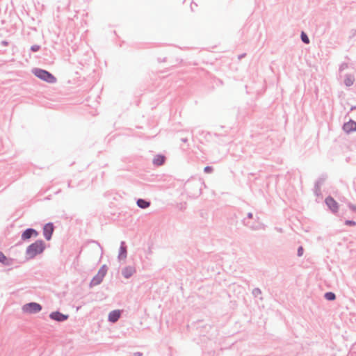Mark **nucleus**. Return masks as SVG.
Wrapping results in <instances>:
<instances>
[{
  "instance_id": "obj_1",
  "label": "nucleus",
  "mask_w": 356,
  "mask_h": 356,
  "mask_svg": "<svg viewBox=\"0 0 356 356\" xmlns=\"http://www.w3.org/2000/svg\"><path fill=\"white\" fill-rule=\"evenodd\" d=\"M45 243L40 239L29 245L26 250V259L31 260L37 255L42 254L45 250Z\"/></svg>"
},
{
  "instance_id": "obj_2",
  "label": "nucleus",
  "mask_w": 356,
  "mask_h": 356,
  "mask_svg": "<svg viewBox=\"0 0 356 356\" xmlns=\"http://www.w3.org/2000/svg\"><path fill=\"white\" fill-rule=\"evenodd\" d=\"M203 185L200 179L188 180L185 184V190L190 197L196 198L201 195Z\"/></svg>"
},
{
  "instance_id": "obj_3",
  "label": "nucleus",
  "mask_w": 356,
  "mask_h": 356,
  "mask_svg": "<svg viewBox=\"0 0 356 356\" xmlns=\"http://www.w3.org/2000/svg\"><path fill=\"white\" fill-rule=\"evenodd\" d=\"M32 73L36 77L47 83H54L56 82V78L47 70L35 67L32 70Z\"/></svg>"
},
{
  "instance_id": "obj_4",
  "label": "nucleus",
  "mask_w": 356,
  "mask_h": 356,
  "mask_svg": "<svg viewBox=\"0 0 356 356\" xmlns=\"http://www.w3.org/2000/svg\"><path fill=\"white\" fill-rule=\"evenodd\" d=\"M42 305L35 302L26 303L22 307V310L24 312L31 314H35L40 312L42 310Z\"/></svg>"
},
{
  "instance_id": "obj_5",
  "label": "nucleus",
  "mask_w": 356,
  "mask_h": 356,
  "mask_svg": "<svg viewBox=\"0 0 356 356\" xmlns=\"http://www.w3.org/2000/svg\"><path fill=\"white\" fill-rule=\"evenodd\" d=\"M39 232L33 228H27L22 233L21 238L23 241H28L31 238H36Z\"/></svg>"
},
{
  "instance_id": "obj_6",
  "label": "nucleus",
  "mask_w": 356,
  "mask_h": 356,
  "mask_svg": "<svg viewBox=\"0 0 356 356\" xmlns=\"http://www.w3.org/2000/svg\"><path fill=\"white\" fill-rule=\"evenodd\" d=\"M242 224L245 226L250 229L253 231H257L259 229H264L265 225L261 222H251L249 220H247V218H243L242 220Z\"/></svg>"
},
{
  "instance_id": "obj_7",
  "label": "nucleus",
  "mask_w": 356,
  "mask_h": 356,
  "mask_svg": "<svg viewBox=\"0 0 356 356\" xmlns=\"http://www.w3.org/2000/svg\"><path fill=\"white\" fill-rule=\"evenodd\" d=\"M49 318L58 323H62L67 321L69 318V315L64 314L59 311L52 312L49 314Z\"/></svg>"
},
{
  "instance_id": "obj_8",
  "label": "nucleus",
  "mask_w": 356,
  "mask_h": 356,
  "mask_svg": "<svg viewBox=\"0 0 356 356\" xmlns=\"http://www.w3.org/2000/svg\"><path fill=\"white\" fill-rule=\"evenodd\" d=\"M54 231V225L53 222H47L43 227V235L46 240L51 239Z\"/></svg>"
},
{
  "instance_id": "obj_9",
  "label": "nucleus",
  "mask_w": 356,
  "mask_h": 356,
  "mask_svg": "<svg viewBox=\"0 0 356 356\" xmlns=\"http://www.w3.org/2000/svg\"><path fill=\"white\" fill-rule=\"evenodd\" d=\"M325 202L333 213H336L338 212L339 204L332 197H327L325 198Z\"/></svg>"
},
{
  "instance_id": "obj_10",
  "label": "nucleus",
  "mask_w": 356,
  "mask_h": 356,
  "mask_svg": "<svg viewBox=\"0 0 356 356\" xmlns=\"http://www.w3.org/2000/svg\"><path fill=\"white\" fill-rule=\"evenodd\" d=\"M342 129L346 134H350L356 131V122L353 120H350L348 122L343 124Z\"/></svg>"
},
{
  "instance_id": "obj_11",
  "label": "nucleus",
  "mask_w": 356,
  "mask_h": 356,
  "mask_svg": "<svg viewBox=\"0 0 356 356\" xmlns=\"http://www.w3.org/2000/svg\"><path fill=\"white\" fill-rule=\"evenodd\" d=\"M325 179H326V177L321 176V177H318V179L316 181L315 185H314V192L316 196H318L321 195V187L323 184L324 181H325Z\"/></svg>"
},
{
  "instance_id": "obj_12",
  "label": "nucleus",
  "mask_w": 356,
  "mask_h": 356,
  "mask_svg": "<svg viewBox=\"0 0 356 356\" xmlns=\"http://www.w3.org/2000/svg\"><path fill=\"white\" fill-rule=\"evenodd\" d=\"M105 277V275L102 273V272H99L98 270V273L96 275L93 277L92 280L90 282V287H93L95 286L99 285L102 283L103 281L104 277Z\"/></svg>"
},
{
  "instance_id": "obj_13",
  "label": "nucleus",
  "mask_w": 356,
  "mask_h": 356,
  "mask_svg": "<svg viewBox=\"0 0 356 356\" xmlns=\"http://www.w3.org/2000/svg\"><path fill=\"white\" fill-rule=\"evenodd\" d=\"M127 256V246L124 241H121L119 249L118 259L122 260L126 259Z\"/></svg>"
},
{
  "instance_id": "obj_14",
  "label": "nucleus",
  "mask_w": 356,
  "mask_h": 356,
  "mask_svg": "<svg viewBox=\"0 0 356 356\" xmlns=\"http://www.w3.org/2000/svg\"><path fill=\"white\" fill-rule=\"evenodd\" d=\"M135 272H136V269L134 266H128L124 267L122 270V275H123V277L124 278L129 279L134 275V273Z\"/></svg>"
},
{
  "instance_id": "obj_15",
  "label": "nucleus",
  "mask_w": 356,
  "mask_h": 356,
  "mask_svg": "<svg viewBox=\"0 0 356 356\" xmlns=\"http://www.w3.org/2000/svg\"><path fill=\"white\" fill-rule=\"evenodd\" d=\"M121 312L120 310H113L109 313L108 320L111 323H115L119 320Z\"/></svg>"
},
{
  "instance_id": "obj_16",
  "label": "nucleus",
  "mask_w": 356,
  "mask_h": 356,
  "mask_svg": "<svg viewBox=\"0 0 356 356\" xmlns=\"http://www.w3.org/2000/svg\"><path fill=\"white\" fill-rule=\"evenodd\" d=\"M13 259L6 257L2 252H0V263L3 265L6 266H11L13 264Z\"/></svg>"
},
{
  "instance_id": "obj_17",
  "label": "nucleus",
  "mask_w": 356,
  "mask_h": 356,
  "mask_svg": "<svg viewBox=\"0 0 356 356\" xmlns=\"http://www.w3.org/2000/svg\"><path fill=\"white\" fill-rule=\"evenodd\" d=\"M165 161V157L163 155L158 154L153 159V164L156 166H160L164 164Z\"/></svg>"
},
{
  "instance_id": "obj_18",
  "label": "nucleus",
  "mask_w": 356,
  "mask_h": 356,
  "mask_svg": "<svg viewBox=\"0 0 356 356\" xmlns=\"http://www.w3.org/2000/svg\"><path fill=\"white\" fill-rule=\"evenodd\" d=\"M136 204L140 209H147L150 206L151 202L145 199L139 198L136 201Z\"/></svg>"
},
{
  "instance_id": "obj_19",
  "label": "nucleus",
  "mask_w": 356,
  "mask_h": 356,
  "mask_svg": "<svg viewBox=\"0 0 356 356\" xmlns=\"http://www.w3.org/2000/svg\"><path fill=\"white\" fill-rule=\"evenodd\" d=\"M355 81V76L350 74H346L344 79V84L347 87H350L353 85Z\"/></svg>"
},
{
  "instance_id": "obj_20",
  "label": "nucleus",
  "mask_w": 356,
  "mask_h": 356,
  "mask_svg": "<svg viewBox=\"0 0 356 356\" xmlns=\"http://www.w3.org/2000/svg\"><path fill=\"white\" fill-rule=\"evenodd\" d=\"M324 298L329 301H333L336 299V295L334 293L328 291L324 294Z\"/></svg>"
},
{
  "instance_id": "obj_21",
  "label": "nucleus",
  "mask_w": 356,
  "mask_h": 356,
  "mask_svg": "<svg viewBox=\"0 0 356 356\" xmlns=\"http://www.w3.org/2000/svg\"><path fill=\"white\" fill-rule=\"evenodd\" d=\"M300 38H301L302 42L306 44H307L310 42L308 35L304 31H302L301 35H300Z\"/></svg>"
},
{
  "instance_id": "obj_22",
  "label": "nucleus",
  "mask_w": 356,
  "mask_h": 356,
  "mask_svg": "<svg viewBox=\"0 0 356 356\" xmlns=\"http://www.w3.org/2000/svg\"><path fill=\"white\" fill-rule=\"evenodd\" d=\"M252 294L254 298H258L261 295V291L259 288H254L252 291Z\"/></svg>"
},
{
  "instance_id": "obj_23",
  "label": "nucleus",
  "mask_w": 356,
  "mask_h": 356,
  "mask_svg": "<svg viewBox=\"0 0 356 356\" xmlns=\"http://www.w3.org/2000/svg\"><path fill=\"white\" fill-rule=\"evenodd\" d=\"M40 49V46L38 44H33L31 47V51L33 52H37Z\"/></svg>"
},
{
  "instance_id": "obj_24",
  "label": "nucleus",
  "mask_w": 356,
  "mask_h": 356,
  "mask_svg": "<svg viewBox=\"0 0 356 356\" xmlns=\"http://www.w3.org/2000/svg\"><path fill=\"white\" fill-rule=\"evenodd\" d=\"M345 225L348 226H355L356 225V222L353 220H346L345 221Z\"/></svg>"
},
{
  "instance_id": "obj_25",
  "label": "nucleus",
  "mask_w": 356,
  "mask_h": 356,
  "mask_svg": "<svg viewBox=\"0 0 356 356\" xmlns=\"http://www.w3.org/2000/svg\"><path fill=\"white\" fill-rule=\"evenodd\" d=\"M107 270H108V267L106 266V265H103L99 270V272H102V273L104 275H106V273H107Z\"/></svg>"
},
{
  "instance_id": "obj_26",
  "label": "nucleus",
  "mask_w": 356,
  "mask_h": 356,
  "mask_svg": "<svg viewBox=\"0 0 356 356\" xmlns=\"http://www.w3.org/2000/svg\"><path fill=\"white\" fill-rule=\"evenodd\" d=\"M303 253H304V249H303L302 246L298 247V250H297L298 257H302L303 255Z\"/></svg>"
},
{
  "instance_id": "obj_27",
  "label": "nucleus",
  "mask_w": 356,
  "mask_h": 356,
  "mask_svg": "<svg viewBox=\"0 0 356 356\" xmlns=\"http://www.w3.org/2000/svg\"><path fill=\"white\" fill-rule=\"evenodd\" d=\"M213 167H212V166H209V165L206 166V167L204 168V172L205 173H211V172H213Z\"/></svg>"
},
{
  "instance_id": "obj_28",
  "label": "nucleus",
  "mask_w": 356,
  "mask_h": 356,
  "mask_svg": "<svg viewBox=\"0 0 356 356\" xmlns=\"http://www.w3.org/2000/svg\"><path fill=\"white\" fill-rule=\"evenodd\" d=\"M348 208L353 212H356V205L353 204L352 203L349 202L348 204Z\"/></svg>"
},
{
  "instance_id": "obj_29",
  "label": "nucleus",
  "mask_w": 356,
  "mask_h": 356,
  "mask_svg": "<svg viewBox=\"0 0 356 356\" xmlns=\"http://www.w3.org/2000/svg\"><path fill=\"white\" fill-rule=\"evenodd\" d=\"M348 67V64L346 63H342L339 67V71L341 72Z\"/></svg>"
},
{
  "instance_id": "obj_30",
  "label": "nucleus",
  "mask_w": 356,
  "mask_h": 356,
  "mask_svg": "<svg viewBox=\"0 0 356 356\" xmlns=\"http://www.w3.org/2000/svg\"><path fill=\"white\" fill-rule=\"evenodd\" d=\"M245 218H247V220L252 219V218H253V213H251V212H249V213L247 214V217H246Z\"/></svg>"
},
{
  "instance_id": "obj_31",
  "label": "nucleus",
  "mask_w": 356,
  "mask_h": 356,
  "mask_svg": "<svg viewBox=\"0 0 356 356\" xmlns=\"http://www.w3.org/2000/svg\"><path fill=\"white\" fill-rule=\"evenodd\" d=\"M1 45H2V46L6 47V46H8V41H6V40H2V41L1 42Z\"/></svg>"
},
{
  "instance_id": "obj_32",
  "label": "nucleus",
  "mask_w": 356,
  "mask_h": 356,
  "mask_svg": "<svg viewBox=\"0 0 356 356\" xmlns=\"http://www.w3.org/2000/svg\"><path fill=\"white\" fill-rule=\"evenodd\" d=\"M91 242H92V243H95L97 244V245H98V246L100 248L101 250H102V251L103 250L102 247L101 246L100 243H99L98 241H91Z\"/></svg>"
},
{
  "instance_id": "obj_33",
  "label": "nucleus",
  "mask_w": 356,
  "mask_h": 356,
  "mask_svg": "<svg viewBox=\"0 0 356 356\" xmlns=\"http://www.w3.org/2000/svg\"><path fill=\"white\" fill-rule=\"evenodd\" d=\"M134 356H142L143 353H140V352H136V353H134Z\"/></svg>"
},
{
  "instance_id": "obj_34",
  "label": "nucleus",
  "mask_w": 356,
  "mask_h": 356,
  "mask_svg": "<svg viewBox=\"0 0 356 356\" xmlns=\"http://www.w3.org/2000/svg\"><path fill=\"white\" fill-rule=\"evenodd\" d=\"M181 140L183 142V143H186L188 141V139L186 138H183L181 139Z\"/></svg>"
},
{
  "instance_id": "obj_35",
  "label": "nucleus",
  "mask_w": 356,
  "mask_h": 356,
  "mask_svg": "<svg viewBox=\"0 0 356 356\" xmlns=\"http://www.w3.org/2000/svg\"><path fill=\"white\" fill-rule=\"evenodd\" d=\"M355 34H356V31L355 30H352L351 35H353V36H354Z\"/></svg>"
},
{
  "instance_id": "obj_36",
  "label": "nucleus",
  "mask_w": 356,
  "mask_h": 356,
  "mask_svg": "<svg viewBox=\"0 0 356 356\" xmlns=\"http://www.w3.org/2000/svg\"><path fill=\"white\" fill-rule=\"evenodd\" d=\"M165 59H166L165 58H164L163 59H160V58H159V62H165Z\"/></svg>"
},
{
  "instance_id": "obj_37",
  "label": "nucleus",
  "mask_w": 356,
  "mask_h": 356,
  "mask_svg": "<svg viewBox=\"0 0 356 356\" xmlns=\"http://www.w3.org/2000/svg\"><path fill=\"white\" fill-rule=\"evenodd\" d=\"M356 109V106H353L351 108H350V111H353V110H355Z\"/></svg>"
},
{
  "instance_id": "obj_38",
  "label": "nucleus",
  "mask_w": 356,
  "mask_h": 356,
  "mask_svg": "<svg viewBox=\"0 0 356 356\" xmlns=\"http://www.w3.org/2000/svg\"><path fill=\"white\" fill-rule=\"evenodd\" d=\"M244 56H245V54H242V55L239 56V58L244 57Z\"/></svg>"
},
{
  "instance_id": "obj_39",
  "label": "nucleus",
  "mask_w": 356,
  "mask_h": 356,
  "mask_svg": "<svg viewBox=\"0 0 356 356\" xmlns=\"http://www.w3.org/2000/svg\"><path fill=\"white\" fill-rule=\"evenodd\" d=\"M259 299H260L261 300H263V298H262L261 296H260V297H259Z\"/></svg>"
},
{
  "instance_id": "obj_40",
  "label": "nucleus",
  "mask_w": 356,
  "mask_h": 356,
  "mask_svg": "<svg viewBox=\"0 0 356 356\" xmlns=\"http://www.w3.org/2000/svg\"><path fill=\"white\" fill-rule=\"evenodd\" d=\"M193 8H195V6H191V10H193Z\"/></svg>"
},
{
  "instance_id": "obj_41",
  "label": "nucleus",
  "mask_w": 356,
  "mask_h": 356,
  "mask_svg": "<svg viewBox=\"0 0 356 356\" xmlns=\"http://www.w3.org/2000/svg\"><path fill=\"white\" fill-rule=\"evenodd\" d=\"M193 8H195V6H191V10H193Z\"/></svg>"
}]
</instances>
